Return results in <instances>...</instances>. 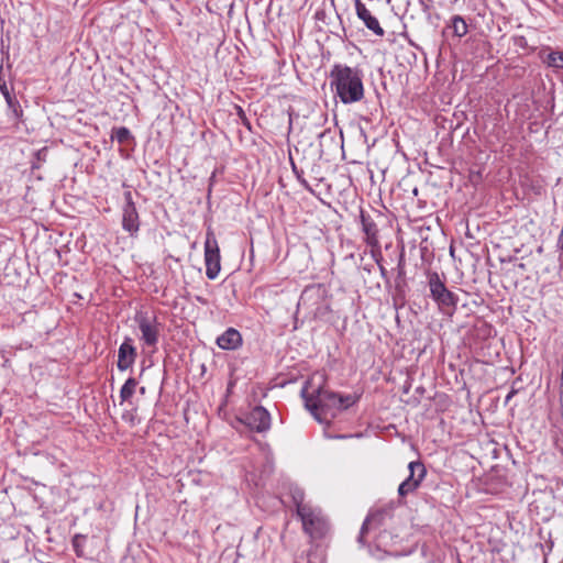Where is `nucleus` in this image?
<instances>
[{
    "label": "nucleus",
    "instance_id": "obj_1",
    "mask_svg": "<svg viewBox=\"0 0 563 563\" xmlns=\"http://www.w3.org/2000/svg\"><path fill=\"white\" fill-rule=\"evenodd\" d=\"M330 86L344 104L356 103L364 97L362 71L347 65L335 64L332 67Z\"/></svg>",
    "mask_w": 563,
    "mask_h": 563
},
{
    "label": "nucleus",
    "instance_id": "obj_2",
    "mask_svg": "<svg viewBox=\"0 0 563 563\" xmlns=\"http://www.w3.org/2000/svg\"><path fill=\"white\" fill-rule=\"evenodd\" d=\"M301 397L305 400L306 409L311 412L319 422H322L319 410H338L339 394L322 386L313 389L310 394L308 393V387L303 386Z\"/></svg>",
    "mask_w": 563,
    "mask_h": 563
},
{
    "label": "nucleus",
    "instance_id": "obj_3",
    "mask_svg": "<svg viewBox=\"0 0 563 563\" xmlns=\"http://www.w3.org/2000/svg\"><path fill=\"white\" fill-rule=\"evenodd\" d=\"M428 285L430 297L437 303L439 311L444 316L452 317L457 308L459 296L448 289L438 273L429 274Z\"/></svg>",
    "mask_w": 563,
    "mask_h": 563
},
{
    "label": "nucleus",
    "instance_id": "obj_4",
    "mask_svg": "<svg viewBox=\"0 0 563 563\" xmlns=\"http://www.w3.org/2000/svg\"><path fill=\"white\" fill-rule=\"evenodd\" d=\"M297 515L301 519L303 531L311 538H322L329 529L328 520L320 508L301 507Z\"/></svg>",
    "mask_w": 563,
    "mask_h": 563
},
{
    "label": "nucleus",
    "instance_id": "obj_5",
    "mask_svg": "<svg viewBox=\"0 0 563 563\" xmlns=\"http://www.w3.org/2000/svg\"><path fill=\"white\" fill-rule=\"evenodd\" d=\"M134 321L141 332L140 340L143 345L147 347H156L162 329V323L158 322L156 316H148L146 312L139 311L134 316Z\"/></svg>",
    "mask_w": 563,
    "mask_h": 563
},
{
    "label": "nucleus",
    "instance_id": "obj_6",
    "mask_svg": "<svg viewBox=\"0 0 563 563\" xmlns=\"http://www.w3.org/2000/svg\"><path fill=\"white\" fill-rule=\"evenodd\" d=\"M205 265L206 276L213 280L219 276L221 271V255L217 238L212 231H208L205 241Z\"/></svg>",
    "mask_w": 563,
    "mask_h": 563
},
{
    "label": "nucleus",
    "instance_id": "obj_7",
    "mask_svg": "<svg viewBox=\"0 0 563 563\" xmlns=\"http://www.w3.org/2000/svg\"><path fill=\"white\" fill-rule=\"evenodd\" d=\"M124 205L122 207V229L131 238H136L139 235L141 221L139 211L136 209L135 202L133 201L132 192H124Z\"/></svg>",
    "mask_w": 563,
    "mask_h": 563
},
{
    "label": "nucleus",
    "instance_id": "obj_8",
    "mask_svg": "<svg viewBox=\"0 0 563 563\" xmlns=\"http://www.w3.org/2000/svg\"><path fill=\"white\" fill-rule=\"evenodd\" d=\"M409 476L398 486V495L406 497L416 492L427 475V470L420 461H412L408 464Z\"/></svg>",
    "mask_w": 563,
    "mask_h": 563
},
{
    "label": "nucleus",
    "instance_id": "obj_9",
    "mask_svg": "<svg viewBox=\"0 0 563 563\" xmlns=\"http://www.w3.org/2000/svg\"><path fill=\"white\" fill-rule=\"evenodd\" d=\"M241 421L250 430L258 433L271 429V413L263 406L254 407Z\"/></svg>",
    "mask_w": 563,
    "mask_h": 563
},
{
    "label": "nucleus",
    "instance_id": "obj_10",
    "mask_svg": "<svg viewBox=\"0 0 563 563\" xmlns=\"http://www.w3.org/2000/svg\"><path fill=\"white\" fill-rule=\"evenodd\" d=\"M136 356L137 353L132 338L125 336L118 350V369L120 372L129 369L134 364Z\"/></svg>",
    "mask_w": 563,
    "mask_h": 563
},
{
    "label": "nucleus",
    "instance_id": "obj_11",
    "mask_svg": "<svg viewBox=\"0 0 563 563\" xmlns=\"http://www.w3.org/2000/svg\"><path fill=\"white\" fill-rule=\"evenodd\" d=\"M361 224L362 231L365 234V243L372 249H377L379 251L380 244L378 240V228L375 221L372 219L369 214H366L364 211H361Z\"/></svg>",
    "mask_w": 563,
    "mask_h": 563
},
{
    "label": "nucleus",
    "instance_id": "obj_12",
    "mask_svg": "<svg viewBox=\"0 0 563 563\" xmlns=\"http://www.w3.org/2000/svg\"><path fill=\"white\" fill-rule=\"evenodd\" d=\"M356 15L365 26L371 30L375 35L383 36L385 34L384 29L380 26L378 20L372 15L369 10L361 0H355Z\"/></svg>",
    "mask_w": 563,
    "mask_h": 563
},
{
    "label": "nucleus",
    "instance_id": "obj_13",
    "mask_svg": "<svg viewBox=\"0 0 563 563\" xmlns=\"http://www.w3.org/2000/svg\"><path fill=\"white\" fill-rule=\"evenodd\" d=\"M7 103V117L10 121L19 123L23 118V109L18 100L14 88L11 87V91L2 93Z\"/></svg>",
    "mask_w": 563,
    "mask_h": 563
},
{
    "label": "nucleus",
    "instance_id": "obj_14",
    "mask_svg": "<svg viewBox=\"0 0 563 563\" xmlns=\"http://www.w3.org/2000/svg\"><path fill=\"white\" fill-rule=\"evenodd\" d=\"M242 335L234 328H228L217 338V345L227 351L236 350L242 345Z\"/></svg>",
    "mask_w": 563,
    "mask_h": 563
},
{
    "label": "nucleus",
    "instance_id": "obj_15",
    "mask_svg": "<svg viewBox=\"0 0 563 563\" xmlns=\"http://www.w3.org/2000/svg\"><path fill=\"white\" fill-rule=\"evenodd\" d=\"M448 30L459 38L465 36L468 32V25L463 16L455 14L451 18L450 23L446 25Z\"/></svg>",
    "mask_w": 563,
    "mask_h": 563
},
{
    "label": "nucleus",
    "instance_id": "obj_16",
    "mask_svg": "<svg viewBox=\"0 0 563 563\" xmlns=\"http://www.w3.org/2000/svg\"><path fill=\"white\" fill-rule=\"evenodd\" d=\"M543 62L548 67L563 69V51L550 49Z\"/></svg>",
    "mask_w": 563,
    "mask_h": 563
},
{
    "label": "nucleus",
    "instance_id": "obj_17",
    "mask_svg": "<svg viewBox=\"0 0 563 563\" xmlns=\"http://www.w3.org/2000/svg\"><path fill=\"white\" fill-rule=\"evenodd\" d=\"M136 385L137 382L133 377H130L125 380V383L120 389L121 402L129 400L134 395Z\"/></svg>",
    "mask_w": 563,
    "mask_h": 563
},
{
    "label": "nucleus",
    "instance_id": "obj_18",
    "mask_svg": "<svg viewBox=\"0 0 563 563\" xmlns=\"http://www.w3.org/2000/svg\"><path fill=\"white\" fill-rule=\"evenodd\" d=\"M112 140H117L120 144H125L133 139L131 131L125 126L113 129L111 134Z\"/></svg>",
    "mask_w": 563,
    "mask_h": 563
},
{
    "label": "nucleus",
    "instance_id": "obj_19",
    "mask_svg": "<svg viewBox=\"0 0 563 563\" xmlns=\"http://www.w3.org/2000/svg\"><path fill=\"white\" fill-rule=\"evenodd\" d=\"M360 399L358 395L355 394H349V395H341L339 394L338 399V410H345L353 405H355Z\"/></svg>",
    "mask_w": 563,
    "mask_h": 563
},
{
    "label": "nucleus",
    "instance_id": "obj_20",
    "mask_svg": "<svg viewBox=\"0 0 563 563\" xmlns=\"http://www.w3.org/2000/svg\"><path fill=\"white\" fill-rule=\"evenodd\" d=\"M290 495L292 498V503L296 506L297 512H299V508L310 506L308 504H305V493L300 487H298V486L291 487Z\"/></svg>",
    "mask_w": 563,
    "mask_h": 563
},
{
    "label": "nucleus",
    "instance_id": "obj_21",
    "mask_svg": "<svg viewBox=\"0 0 563 563\" xmlns=\"http://www.w3.org/2000/svg\"><path fill=\"white\" fill-rule=\"evenodd\" d=\"M0 46V53L2 55L1 64L4 65V71L7 70L10 74L12 69V63L10 62V44L9 42L4 43V40L1 38Z\"/></svg>",
    "mask_w": 563,
    "mask_h": 563
},
{
    "label": "nucleus",
    "instance_id": "obj_22",
    "mask_svg": "<svg viewBox=\"0 0 563 563\" xmlns=\"http://www.w3.org/2000/svg\"><path fill=\"white\" fill-rule=\"evenodd\" d=\"M382 518V514L380 512H377V514H373V515H369L366 517V519L364 520L362 527H361V531H360V536L357 538V541L362 544L365 543L364 541V537H365V533L368 531V527H369V523L372 521H379Z\"/></svg>",
    "mask_w": 563,
    "mask_h": 563
},
{
    "label": "nucleus",
    "instance_id": "obj_23",
    "mask_svg": "<svg viewBox=\"0 0 563 563\" xmlns=\"http://www.w3.org/2000/svg\"><path fill=\"white\" fill-rule=\"evenodd\" d=\"M291 169H292V173L295 174L296 176V179L298 180V183L306 189L308 190L309 192H313L311 186L309 185V183L307 181V179L303 177V172L301 169H298L297 166L295 165V163L291 161Z\"/></svg>",
    "mask_w": 563,
    "mask_h": 563
},
{
    "label": "nucleus",
    "instance_id": "obj_24",
    "mask_svg": "<svg viewBox=\"0 0 563 563\" xmlns=\"http://www.w3.org/2000/svg\"><path fill=\"white\" fill-rule=\"evenodd\" d=\"M12 85H8L5 80V74H4V65H0V93H5L8 91H11Z\"/></svg>",
    "mask_w": 563,
    "mask_h": 563
},
{
    "label": "nucleus",
    "instance_id": "obj_25",
    "mask_svg": "<svg viewBox=\"0 0 563 563\" xmlns=\"http://www.w3.org/2000/svg\"><path fill=\"white\" fill-rule=\"evenodd\" d=\"M238 114L243 120L244 125H246L247 129H251L250 122L247 121L245 113L241 107H238Z\"/></svg>",
    "mask_w": 563,
    "mask_h": 563
},
{
    "label": "nucleus",
    "instance_id": "obj_26",
    "mask_svg": "<svg viewBox=\"0 0 563 563\" xmlns=\"http://www.w3.org/2000/svg\"><path fill=\"white\" fill-rule=\"evenodd\" d=\"M516 394H517V390L512 388V389L507 394V396H506V398H505V404L507 405V404L510 401V399H511Z\"/></svg>",
    "mask_w": 563,
    "mask_h": 563
},
{
    "label": "nucleus",
    "instance_id": "obj_27",
    "mask_svg": "<svg viewBox=\"0 0 563 563\" xmlns=\"http://www.w3.org/2000/svg\"><path fill=\"white\" fill-rule=\"evenodd\" d=\"M353 435L350 434V435H346V434H340V435H335L336 439H347V438H352ZM355 437H360L358 434H356Z\"/></svg>",
    "mask_w": 563,
    "mask_h": 563
},
{
    "label": "nucleus",
    "instance_id": "obj_28",
    "mask_svg": "<svg viewBox=\"0 0 563 563\" xmlns=\"http://www.w3.org/2000/svg\"><path fill=\"white\" fill-rule=\"evenodd\" d=\"M379 269L383 276H386V268L383 265H379Z\"/></svg>",
    "mask_w": 563,
    "mask_h": 563
},
{
    "label": "nucleus",
    "instance_id": "obj_29",
    "mask_svg": "<svg viewBox=\"0 0 563 563\" xmlns=\"http://www.w3.org/2000/svg\"><path fill=\"white\" fill-rule=\"evenodd\" d=\"M78 536L74 539V547L77 550L78 547H80V543H77Z\"/></svg>",
    "mask_w": 563,
    "mask_h": 563
},
{
    "label": "nucleus",
    "instance_id": "obj_30",
    "mask_svg": "<svg viewBox=\"0 0 563 563\" xmlns=\"http://www.w3.org/2000/svg\"><path fill=\"white\" fill-rule=\"evenodd\" d=\"M78 536L74 539V547L77 550L78 547H80V543H77Z\"/></svg>",
    "mask_w": 563,
    "mask_h": 563
},
{
    "label": "nucleus",
    "instance_id": "obj_31",
    "mask_svg": "<svg viewBox=\"0 0 563 563\" xmlns=\"http://www.w3.org/2000/svg\"><path fill=\"white\" fill-rule=\"evenodd\" d=\"M308 294H309V289H306V290L303 291L302 296H301V300H302V301L305 300L306 296H308Z\"/></svg>",
    "mask_w": 563,
    "mask_h": 563
}]
</instances>
